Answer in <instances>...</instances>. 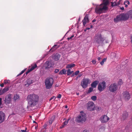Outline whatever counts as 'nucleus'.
Here are the masks:
<instances>
[{
	"mask_svg": "<svg viewBox=\"0 0 132 132\" xmlns=\"http://www.w3.org/2000/svg\"><path fill=\"white\" fill-rule=\"evenodd\" d=\"M39 98L38 96L35 94L29 95L27 97L28 101V107H32L36 105L38 102Z\"/></svg>",
	"mask_w": 132,
	"mask_h": 132,
	"instance_id": "obj_1",
	"label": "nucleus"
},
{
	"mask_svg": "<svg viewBox=\"0 0 132 132\" xmlns=\"http://www.w3.org/2000/svg\"><path fill=\"white\" fill-rule=\"evenodd\" d=\"M54 80L52 78L48 77L45 81V87L46 89H49L51 88L53 84Z\"/></svg>",
	"mask_w": 132,
	"mask_h": 132,
	"instance_id": "obj_2",
	"label": "nucleus"
},
{
	"mask_svg": "<svg viewBox=\"0 0 132 132\" xmlns=\"http://www.w3.org/2000/svg\"><path fill=\"white\" fill-rule=\"evenodd\" d=\"M107 10L106 7L103 6L101 4L99 5H97L95 8V12L98 14H101L104 12V11Z\"/></svg>",
	"mask_w": 132,
	"mask_h": 132,
	"instance_id": "obj_3",
	"label": "nucleus"
},
{
	"mask_svg": "<svg viewBox=\"0 0 132 132\" xmlns=\"http://www.w3.org/2000/svg\"><path fill=\"white\" fill-rule=\"evenodd\" d=\"M86 120L85 114L84 113H82L79 115L76 118V121L78 123L85 122Z\"/></svg>",
	"mask_w": 132,
	"mask_h": 132,
	"instance_id": "obj_4",
	"label": "nucleus"
},
{
	"mask_svg": "<svg viewBox=\"0 0 132 132\" xmlns=\"http://www.w3.org/2000/svg\"><path fill=\"white\" fill-rule=\"evenodd\" d=\"M106 83L104 81H103L98 85V89L100 92L103 91L106 88Z\"/></svg>",
	"mask_w": 132,
	"mask_h": 132,
	"instance_id": "obj_5",
	"label": "nucleus"
},
{
	"mask_svg": "<svg viewBox=\"0 0 132 132\" xmlns=\"http://www.w3.org/2000/svg\"><path fill=\"white\" fill-rule=\"evenodd\" d=\"M117 89V86L115 83L112 84L109 87V90L111 92H114L116 91Z\"/></svg>",
	"mask_w": 132,
	"mask_h": 132,
	"instance_id": "obj_6",
	"label": "nucleus"
},
{
	"mask_svg": "<svg viewBox=\"0 0 132 132\" xmlns=\"http://www.w3.org/2000/svg\"><path fill=\"white\" fill-rule=\"evenodd\" d=\"M90 80L88 79H84L81 82V85L84 88H85L87 86Z\"/></svg>",
	"mask_w": 132,
	"mask_h": 132,
	"instance_id": "obj_7",
	"label": "nucleus"
},
{
	"mask_svg": "<svg viewBox=\"0 0 132 132\" xmlns=\"http://www.w3.org/2000/svg\"><path fill=\"white\" fill-rule=\"evenodd\" d=\"M95 105L93 102H89L87 104V109L90 111L94 110Z\"/></svg>",
	"mask_w": 132,
	"mask_h": 132,
	"instance_id": "obj_8",
	"label": "nucleus"
},
{
	"mask_svg": "<svg viewBox=\"0 0 132 132\" xmlns=\"http://www.w3.org/2000/svg\"><path fill=\"white\" fill-rule=\"evenodd\" d=\"M95 39L96 42L98 44L103 43L104 40V38L102 37L101 34L97 35L96 36Z\"/></svg>",
	"mask_w": 132,
	"mask_h": 132,
	"instance_id": "obj_9",
	"label": "nucleus"
},
{
	"mask_svg": "<svg viewBox=\"0 0 132 132\" xmlns=\"http://www.w3.org/2000/svg\"><path fill=\"white\" fill-rule=\"evenodd\" d=\"M123 98L126 100L128 101L130 98L129 93L127 91L124 92L122 94Z\"/></svg>",
	"mask_w": 132,
	"mask_h": 132,
	"instance_id": "obj_10",
	"label": "nucleus"
},
{
	"mask_svg": "<svg viewBox=\"0 0 132 132\" xmlns=\"http://www.w3.org/2000/svg\"><path fill=\"white\" fill-rule=\"evenodd\" d=\"M11 101V95L9 94L7 95L4 100L5 103L6 104L10 103Z\"/></svg>",
	"mask_w": 132,
	"mask_h": 132,
	"instance_id": "obj_11",
	"label": "nucleus"
},
{
	"mask_svg": "<svg viewBox=\"0 0 132 132\" xmlns=\"http://www.w3.org/2000/svg\"><path fill=\"white\" fill-rule=\"evenodd\" d=\"M109 120V118L106 115L103 116L100 118V121L102 123L107 122Z\"/></svg>",
	"mask_w": 132,
	"mask_h": 132,
	"instance_id": "obj_12",
	"label": "nucleus"
},
{
	"mask_svg": "<svg viewBox=\"0 0 132 132\" xmlns=\"http://www.w3.org/2000/svg\"><path fill=\"white\" fill-rule=\"evenodd\" d=\"M89 21V20L88 18V15L86 14L82 21L84 26L87 23H88Z\"/></svg>",
	"mask_w": 132,
	"mask_h": 132,
	"instance_id": "obj_13",
	"label": "nucleus"
},
{
	"mask_svg": "<svg viewBox=\"0 0 132 132\" xmlns=\"http://www.w3.org/2000/svg\"><path fill=\"white\" fill-rule=\"evenodd\" d=\"M52 56L53 59L55 61L58 60L60 57V55L57 53L53 54Z\"/></svg>",
	"mask_w": 132,
	"mask_h": 132,
	"instance_id": "obj_14",
	"label": "nucleus"
},
{
	"mask_svg": "<svg viewBox=\"0 0 132 132\" xmlns=\"http://www.w3.org/2000/svg\"><path fill=\"white\" fill-rule=\"evenodd\" d=\"M121 15L122 20L126 21L129 18L128 15L127 13L125 14L123 13L121 14Z\"/></svg>",
	"mask_w": 132,
	"mask_h": 132,
	"instance_id": "obj_15",
	"label": "nucleus"
},
{
	"mask_svg": "<svg viewBox=\"0 0 132 132\" xmlns=\"http://www.w3.org/2000/svg\"><path fill=\"white\" fill-rule=\"evenodd\" d=\"M9 89V87H5L3 89L0 90V95L7 92Z\"/></svg>",
	"mask_w": 132,
	"mask_h": 132,
	"instance_id": "obj_16",
	"label": "nucleus"
},
{
	"mask_svg": "<svg viewBox=\"0 0 132 132\" xmlns=\"http://www.w3.org/2000/svg\"><path fill=\"white\" fill-rule=\"evenodd\" d=\"M121 1H122L121 0H120L117 3H116L115 2H111V6L112 7L118 6L120 4V2H121Z\"/></svg>",
	"mask_w": 132,
	"mask_h": 132,
	"instance_id": "obj_17",
	"label": "nucleus"
},
{
	"mask_svg": "<svg viewBox=\"0 0 132 132\" xmlns=\"http://www.w3.org/2000/svg\"><path fill=\"white\" fill-rule=\"evenodd\" d=\"M121 18V15H118L117 16L116 18L114 19V21L116 23L117 22L119 21L122 20Z\"/></svg>",
	"mask_w": 132,
	"mask_h": 132,
	"instance_id": "obj_18",
	"label": "nucleus"
},
{
	"mask_svg": "<svg viewBox=\"0 0 132 132\" xmlns=\"http://www.w3.org/2000/svg\"><path fill=\"white\" fill-rule=\"evenodd\" d=\"M33 80L30 79H28L26 82V84H25V85L26 87H28L29 85L33 83Z\"/></svg>",
	"mask_w": 132,
	"mask_h": 132,
	"instance_id": "obj_19",
	"label": "nucleus"
},
{
	"mask_svg": "<svg viewBox=\"0 0 132 132\" xmlns=\"http://www.w3.org/2000/svg\"><path fill=\"white\" fill-rule=\"evenodd\" d=\"M59 47V46H58L57 45H55L53 46L52 48L50 49L49 52L51 51L52 52H53L56 50Z\"/></svg>",
	"mask_w": 132,
	"mask_h": 132,
	"instance_id": "obj_20",
	"label": "nucleus"
},
{
	"mask_svg": "<svg viewBox=\"0 0 132 132\" xmlns=\"http://www.w3.org/2000/svg\"><path fill=\"white\" fill-rule=\"evenodd\" d=\"M98 81L97 80L93 82L91 84V86L93 88H96L98 83Z\"/></svg>",
	"mask_w": 132,
	"mask_h": 132,
	"instance_id": "obj_21",
	"label": "nucleus"
},
{
	"mask_svg": "<svg viewBox=\"0 0 132 132\" xmlns=\"http://www.w3.org/2000/svg\"><path fill=\"white\" fill-rule=\"evenodd\" d=\"M4 116V114L2 111H0V123L3 121L2 119Z\"/></svg>",
	"mask_w": 132,
	"mask_h": 132,
	"instance_id": "obj_22",
	"label": "nucleus"
},
{
	"mask_svg": "<svg viewBox=\"0 0 132 132\" xmlns=\"http://www.w3.org/2000/svg\"><path fill=\"white\" fill-rule=\"evenodd\" d=\"M109 2L108 0L106 1L103 2V3L101 4L103 6H105L106 7V9L108 10V7L107 6V5L109 4Z\"/></svg>",
	"mask_w": 132,
	"mask_h": 132,
	"instance_id": "obj_23",
	"label": "nucleus"
},
{
	"mask_svg": "<svg viewBox=\"0 0 132 132\" xmlns=\"http://www.w3.org/2000/svg\"><path fill=\"white\" fill-rule=\"evenodd\" d=\"M46 66L45 67V69H48V68L51 67V63L49 61H47L46 62Z\"/></svg>",
	"mask_w": 132,
	"mask_h": 132,
	"instance_id": "obj_24",
	"label": "nucleus"
},
{
	"mask_svg": "<svg viewBox=\"0 0 132 132\" xmlns=\"http://www.w3.org/2000/svg\"><path fill=\"white\" fill-rule=\"evenodd\" d=\"M128 116V113L126 112H125L123 114L122 119L123 120H125L127 118Z\"/></svg>",
	"mask_w": 132,
	"mask_h": 132,
	"instance_id": "obj_25",
	"label": "nucleus"
},
{
	"mask_svg": "<svg viewBox=\"0 0 132 132\" xmlns=\"http://www.w3.org/2000/svg\"><path fill=\"white\" fill-rule=\"evenodd\" d=\"M66 71L65 69H63L61 70L59 73V74L60 75L66 74Z\"/></svg>",
	"mask_w": 132,
	"mask_h": 132,
	"instance_id": "obj_26",
	"label": "nucleus"
},
{
	"mask_svg": "<svg viewBox=\"0 0 132 132\" xmlns=\"http://www.w3.org/2000/svg\"><path fill=\"white\" fill-rule=\"evenodd\" d=\"M129 18H132V10H131L127 13Z\"/></svg>",
	"mask_w": 132,
	"mask_h": 132,
	"instance_id": "obj_27",
	"label": "nucleus"
},
{
	"mask_svg": "<svg viewBox=\"0 0 132 132\" xmlns=\"http://www.w3.org/2000/svg\"><path fill=\"white\" fill-rule=\"evenodd\" d=\"M75 66V65L74 64H71L67 65L66 68H70L74 67Z\"/></svg>",
	"mask_w": 132,
	"mask_h": 132,
	"instance_id": "obj_28",
	"label": "nucleus"
},
{
	"mask_svg": "<svg viewBox=\"0 0 132 132\" xmlns=\"http://www.w3.org/2000/svg\"><path fill=\"white\" fill-rule=\"evenodd\" d=\"M20 98V96L18 94H16L14 95L13 100L14 101H16V100L19 99Z\"/></svg>",
	"mask_w": 132,
	"mask_h": 132,
	"instance_id": "obj_29",
	"label": "nucleus"
},
{
	"mask_svg": "<svg viewBox=\"0 0 132 132\" xmlns=\"http://www.w3.org/2000/svg\"><path fill=\"white\" fill-rule=\"evenodd\" d=\"M124 4L125 5V7H127L128 6V5H129L130 2L126 0L124 3Z\"/></svg>",
	"mask_w": 132,
	"mask_h": 132,
	"instance_id": "obj_30",
	"label": "nucleus"
},
{
	"mask_svg": "<svg viewBox=\"0 0 132 132\" xmlns=\"http://www.w3.org/2000/svg\"><path fill=\"white\" fill-rule=\"evenodd\" d=\"M54 118L55 117L54 116L52 117H51L49 121V122L50 124H51L52 123Z\"/></svg>",
	"mask_w": 132,
	"mask_h": 132,
	"instance_id": "obj_31",
	"label": "nucleus"
},
{
	"mask_svg": "<svg viewBox=\"0 0 132 132\" xmlns=\"http://www.w3.org/2000/svg\"><path fill=\"white\" fill-rule=\"evenodd\" d=\"M67 75L68 76L70 75H71L72 73L73 72V71H71L69 69L67 71Z\"/></svg>",
	"mask_w": 132,
	"mask_h": 132,
	"instance_id": "obj_32",
	"label": "nucleus"
},
{
	"mask_svg": "<svg viewBox=\"0 0 132 132\" xmlns=\"http://www.w3.org/2000/svg\"><path fill=\"white\" fill-rule=\"evenodd\" d=\"M106 58H104L102 60V61L100 62V64L102 65H103L104 64V62L106 61Z\"/></svg>",
	"mask_w": 132,
	"mask_h": 132,
	"instance_id": "obj_33",
	"label": "nucleus"
},
{
	"mask_svg": "<svg viewBox=\"0 0 132 132\" xmlns=\"http://www.w3.org/2000/svg\"><path fill=\"white\" fill-rule=\"evenodd\" d=\"M37 65L36 64H35L33 66H32V67L30 68L31 70H34L35 68L37 67Z\"/></svg>",
	"mask_w": 132,
	"mask_h": 132,
	"instance_id": "obj_34",
	"label": "nucleus"
},
{
	"mask_svg": "<svg viewBox=\"0 0 132 132\" xmlns=\"http://www.w3.org/2000/svg\"><path fill=\"white\" fill-rule=\"evenodd\" d=\"M91 99L93 101H95L97 99L96 96H92L91 97Z\"/></svg>",
	"mask_w": 132,
	"mask_h": 132,
	"instance_id": "obj_35",
	"label": "nucleus"
},
{
	"mask_svg": "<svg viewBox=\"0 0 132 132\" xmlns=\"http://www.w3.org/2000/svg\"><path fill=\"white\" fill-rule=\"evenodd\" d=\"M93 88L92 87H90L89 88L88 90V93H90L92 92L93 90Z\"/></svg>",
	"mask_w": 132,
	"mask_h": 132,
	"instance_id": "obj_36",
	"label": "nucleus"
},
{
	"mask_svg": "<svg viewBox=\"0 0 132 132\" xmlns=\"http://www.w3.org/2000/svg\"><path fill=\"white\" fill-rule=\"evenodd\" d=\"M10 82V81L9 80H4V83L5 84L9 83Z\"/></svg>",
	"mask_w": 132,
	"mask_h": 132,
	"instance_id": "obj_37",
	"label": "nucleus"
},
{
	"mask_svg": "<svg viewBox=\"0 0 132 132\" xmlns=\"http://www.w3.org/2000/svg\"><path fill=\"white\" fill-rule=\"evenodd\" d=\"M69 120V119L66 120L65 121L63 122V124L65 126L66 125L68 124V122Z\"/></svg>",
	"mask_w": 132,
	"mask_h": 132,
	"instance_id": "obj_38",
	"label": "nucleus"
},
{
	"mask_svg": "<svg viewBox=\"0 0 132 132\" xmlns=\"http://www.w3.org/2000/svg\"><path fill=\"white\" fill-rule=\"evenodd\" d=\"M122 83V81L121 79H120L118 82V84L119 85H121Z\"/></svg>",
	"mask_w": 132,
	"mask_h": 132,
	"instance_id": "obj_39",
	"label": "nucleus"
},
{
	"mask_svg": "<svg viewBox=\"0 0 132 132\" xmlns=\"http://www.w3.org/2000/svg\"><path fill=\"white\" fill-rule=\"evenodd\" d=\"M25 70L26 69H25L24 70L22 71L18 75V76L22 74L24 72Z\"/></svg>",
	"mask_w": 132,
	"mask_h": 132,
	"instance_id": "obj_40",
	"label": "nucleus"
},
{
	"mask_svg": "<svg viewBox=\"0 0 132 132\" xmlns=\"http://www.w3.org/2000/svg\"><path fill=\"white\" fill-rule=\"evenodd\" d=\"M74 35H73L71 36L70 37H68L67 38V39L68 40H70V39H72L74 37Z\"/></svg>",
	"mask_w": 132,
	"mask_h": 132,
	"instance_id": "obj_41",
	"label": "nucleus"
},
{
	"mask_svg": "<svg viewBox=\"0 0 132 132\" xmlns=\"http://www.w3.org/2000/svg\"><path fill=\"white\" fill-rule=\"evenodd\" d=\"M97 109H96V110L97 111H100V110H101V108L100 107H98H98H97Z\"/></svg>",
	"mask_w": 132,
	"mask_h": 132,
	"instance_id": "obj_42",
	"label": "nucleus"
},
{
	"mask_svg": "<svg viewBox=\"0 0 132 132\" xmlns=\"http://www.w3.org/2000/svg\"><path fill=\"white\" fill-rule=\"evenodd\" d=\"M61 97V95L60 94H59L57 96V98H58L60 99Z\"/></svg>",
	"mask_w": 132,
	"mask_h": 132,
	"instance_id": "obj_43",
	"label": "nucleus"
},
{
	"mask_svg": "<svg viewBox=\"0 0 132 132\" xmlns=\"http://www.w3.org/2000/svg\"><path fill=\"white\" fill-rule=\"evenodd\" d=\"M79 73V71H76L75 72V74L76 75H78Z\"/></svg>",
	"mask_w": 132,
	"mask_h": 132,
	"instance_id": "obj_44",
	"label": "nucleus"
},
{
	"mask_svg": "<svg viewBox=\"0 0 132 132\" xmlns=\"http://www.w3.org/2000/svg\"><path fill=\"white\" fill-rule=\"evenodd\" d=\"M92 63L94 64H95L96 63V61L95 60H93L92 61Z\"/></svg>",
	"mask_w": 132,
	"mask_h": 132,
	"instance_id": "obj_45",
	"label": "nucleus"
},
{
	"mask_svg": "<svg viewBox=\"0 0 132 132\" xmlns=\"http://www.w3.org/2000/svg\"><path fill=\"white\" fill-rule=\"evenodd\" d=\"M59 71V70L58 69H56L54 71L55 73H57Z\"/></svg>",
	"mask_w": 132,
	"mask_h": 132,
	"instance_id": "obj_46",
	"label": "nucleus"
},
{
	"mask_svg": "<svg viewBox=\"0 0 132 132\" xmlns=\"http://www.w3.org/2000/svg\"><path fill=\"white\" fill-rule=\"evenodd\" d=\"M55 97L54 96H53L50 99V101H51V100H52V99H53V98H54V99H55Z\"/></svg>",
	"mask_w": 132,
	"mask_h": 132,
	"instance_id": "obj_47",
	"label": "nucleus"
},
{
	"mask_svg": "<svg viewBox=\"0 0 132 132\" xmlns=\"http://www.w3.org/2000/svg\"><path fill=\"white\" fill-rule=\"evenodd\" d=\"M27 128H26V129L25 130H21V131L22 132H27L26 131V129H27Z\"/></svg>",
	"mask_w": 132,
	"mask_h": 132,
	"instance_id": "obj_48",
	"label": "nucleus"
},
{
	"mask_svg": "<svg viewBox=\"0 0 132 132\" xmlns=\"http://www.w3.org/2000/svg\"><path fill=\"white\" fill-rule=\"evenodd\" d=\"M2 99L1 98H0V106L2 104Z\"/></svg>",
	"mask_w": 132,
	"mask_h": 132,
	"instance_id": "obj_49",
	"label": "nucleus"
},
{
	"mask_svg": "<svg viewBox=\"0 0 132 132\" xmlns=\"http://www.w3.org/2000/svg\"><path fill=\"white\" fill-rule=\"evenodd\" d=\"M0 86L2 87H4V84L3 83L1 84H0Z\"/></svg>",
	"mask_w": 132,
	"mask_h": 132,
	"instance_id": "obj_50",
	"label": "nucleus"
},
{
	"mask_svg": "<svg viewBox=\"0 0 132 132\" xmlns=\"http://www.w3.org/2000/svg\"><path fill=\"white\" fill-rule=\"evenodd\" d=\"M59 86V85L57 84H56L55 86V87H58Z\"/></svg>",
	"mask_w": 132,
	"mask_h": 132,
	"instance_id": "obj_51",
	"label": "nucleus"
},
{
	"mask_svg": "<svg viewBox=\"0 0 132 132\" xmlns=\"http://www.w3.org/2000/svg\"><path fill=\"white\" fill-rule=\"evenodd\" d=\"M31 69H29L27 71V72H28V73H29V72H30L31 71H32V70H30Z\"/></svg>",
	"mask_w": 132,
	"mask_h": 132,
	"instance_id": "obj_52",
	"label": "nucleus"
},
{
	"mask_svg": "<svg viewBox=\"0 0 132 132\" xmlns=\"http://www.w3.org/2000/svg\"><path fill=\"white\" fill-rule=\"evenodd\" d=\"M120 9L122 10H123L124 9V7H120Z\"/></svg>",
	"mask_w": 132,
	"mask_h": 132,
	"instance_id": "obj_53",
	"label": "nucleus"
},
{
	"mask_svg": "<svg viewBox=\"0 0 132 132\" xmlns=\"http://www.w3.org/2000/svg\"><path fill=\"white\" fill-rule=\"evenodd\" d=\"M88 131L86 130H84L82 132H88Z\"/></svg>",
	"mask_w": 132,
	"mask_h": 132,
	"instance_id": "obj_54",
	"label": "nucleus"
},
{
	"mask_svg": "<svg viewBox=\"0 0 132 132\" xmlns=\"http://www.w3.org/2000/svg\"><path fill=\"white\" fill-rule=\"evenodd\" d=\"M101 57H98L97 58V59L98 60V61H100L101 59Z\"/></svg>",
	"mask_w": 132,
	"mask_h": 132,
	"instance_id": "obj_55",
	"label": "nucleus"
},
{
	"mask_svg": "<svg viewBox=\"0 0 132 132\" xmlns=\"http://www.w3.org/2000/svg\"><path fill=\"white\" fill-rule=\"evenodd\" d=\"M82 74H80L79 75V77H80L82 76Z\"/></svg>",
	"mask_w": 132,
	"mask_h": 132,
	"instance_id": "obj_56",
	"label": "nucleus"
},
{
	"mask_svg": "<svg viewBox=\"0 0 132 132\" xmlns=\"http://www.w3.org/2000/svg\"><path fill=\"white\" fill-rule=\"evenodd\" d=\"M96 21V20L95 19H94V20H93V21H92V22H95V21Z\"/></svg>",
	"mask_w": 132,
	"mask_h": 132,
	"instance_id": "obj_57",
	"label": "nucleus"
},
{
	"mask_svg": "<svg viewBox=\"0 0 132 132\" xmlns=\"http://www.w3.org/2000/svg\"><path fill=\"white\" fill-rule=\"evenodd\" d=\"M75 75L74 74V73H73L71 76V77H73L74 76H75Z\"/></svg>",
	"mask_w": 132,
	"mask_h": 132,
	"instance_id": "obj_58",
	"label": "nucleus"
},
{
	"mask_svg": "<svg viewBox=\"0 0 132 132\" xmlns=\"http://www.w3.org/2000/svg\"><path fill=\"white\" fill-rule=\"evenodd\" d=\"M64 126L65 125L63 124V125L61 127V128H63L64 127Z\"/></svg>",
	"mask_w": 132,
	"mask_h": 132,
	"instance_id": "obj_59",
	"label": "nucleus"
},
{
	"mask_svg": "<svg viewBox=\"0 0 132 132\" xmlns=\"http://www.w3.org/2000/svg\"><path fill=\"white\" fill-rule=\"evenodd\" d=\"M90 29V28H86V30H89Z\"/></svg>",
	"mask_w": 132,
	"mask_h": 132,
	"instance_id": "obj_60",
	"label": "nucleus"
},
{
	"mask_svg": "<svg viewBox=\"0 0 132 132\" xmlns=\"http://www.w3.org/2000/svg\"><path fill=\"white\" fill-rule=\"evenodd\" d=\"M90 28H92V27H93V26H92V25H90Z\"/></svg>",
	"mask_w": 132,
	"mask_h": 132,
	"instance_id": "obj_61",
	"label": "nucleus"
},
{
	"mask_svg": "<svg viewBox=\"0 0 132 132\" xmlns=\"http://www.w3.org/2000/svg\"><path fill=\"white\" fill-rule=\"evenodd\" d=\"M68 107L67 106H65V108H67Z\"/></svg>",
	"mask_w": 132,
	"mask_h": 132,
	"instance_id": "obj_62",
	"label": "nucleus"
},
{
	"mask_svg": "<svg viewBox=\"0 0 132 132\" xmlns=\"http://www.w3.org/2000/svg\"><path fill=\"white\" fill-rule=\"evenodd\" d=\"M28 72H26V75H27L28 74Z\"/></svg>",
	"mask_w": 132,
	"mask_h": 132,
	"instance_id": "obj_63",
	"label": "nucleus"
},
{
	"mask_svg": "<svg viewBox=\"0 0 132 132\" xmlns=\"http://www.w3.org/2000/svg\"><path fill=\"white\" fill-rule=\"evenodd\" d=\"M33 122H34V123H37L36 122H35V121H33Z\"/></svg>",
	"mask_w": 132,
	"mask_h": 132,
	"instance_id": "obj_64",
	"label": "nucleus"
}]
</instances>
